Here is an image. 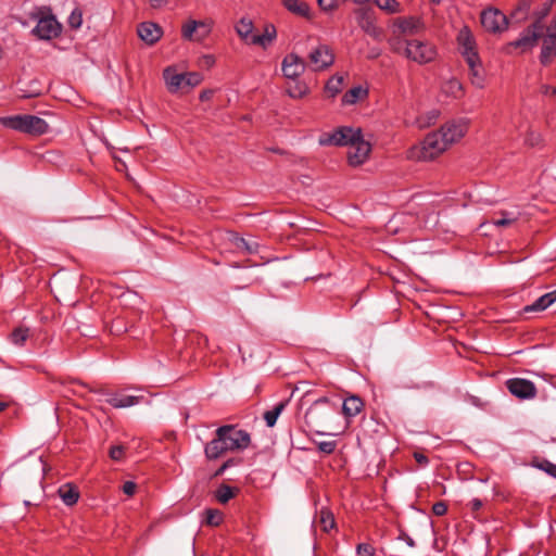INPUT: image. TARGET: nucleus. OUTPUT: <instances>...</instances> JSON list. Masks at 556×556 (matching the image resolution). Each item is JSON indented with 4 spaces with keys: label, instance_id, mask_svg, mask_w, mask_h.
Wrapping results in <instances>:
<instances>
[{
    "label": "nucleus",
    "instance_id": "f257e3e1",
    "mask_svg": "<svg viewBox=\"0 0 556 556\" xmlns=\"http://www.w3.org/2000/svg\"><path fill=\"white\" fill-rule=\"evenodd\" d=\"M0 124L20 132L31 136H41L48 132V123L38 116L30 114H18L0 117Z\"/></svg>",
    "mask_w": 556,
    "mask_h": 556
},
{
    "label": "nucleus",
    "instance_id": "f03ea898",
    "mask_svg": "<svg viewBox=\"0 0 556 556\" xmlns=\"http://www.w3.org/2000/svg\"><path fill=\"white\" fill-rule=\"evenodd\" d=\"M447 149L444 140L437 130L428 134L419 146L413 147L408 152V157L417 161H431Z\"/></svg>",
    "mask_w": 556,
    "mask_h": 556
},
{
    "label": "nucleus",
    "instance_id": "7ed1b4c3",
    "mask_svg": "<svg viewBox=\"0 0 556 556\" xmlns=\"http://www.w3.org/2000/svg\"><path fill=\"white\" fill-rule=\"evenodd\" d=\"M31 18L37 20V25L33 29V34L41 40H51L60 36L62 25L54 15L50 13V9L40 8L31 13Z\"/></svg>",
    "mask_w": 556,
    "mask_h": 556
},
{
    "label": "nucleus",
    "instance_id": "20e7f679",
    "mask_svg": "<svg viewBox=\"0 0 556 556\" xmlns=\"http://www.w3.org/2000/svg\"><path fill=\"white\" fill-rule=\"evenodd\" d=\"M404 45V54L407 59L418 63L426 64L433 61L437 56V50L433 45L428 41L418 39L399 41Z\"/></svg>",
    "mask_w": 556,
    "mask_h": 556
},
{
    "label": "nucleus",
    "instance_id": "39448f33",
    "mask_svg": "<svg viewBox=\"0 0 556 556\" xmlns=\"http://www.w3.org/2000/svg\"><path fill=\"white\" fill-rule=\"evenodd\" d=\"M336 60L333 49L324 42H318L316 46H313L307 55L306 63L307 67L312 72H323L328 70Z\"/></svg>",
    "mask_w": 556,
    "mask_h": 556
},
{
    "label": "nucleus",
    "instance_id": "423d86ee",
    "mask_svg": "<svg viewBox=\"0 0 556 556\" xmlns=\"http://www.w3.org/2000/svg\"><path fill=\"white\" fill-rule=\"evenodd\" d=\"M541 52L540 63L544 66L549 65L556 59V14L546 26L541 29Z\"/></svg>",
    "mask_w": 556,
    "mask_h": 556
},
{
    "label": "nucleus",
    "instance_id": "0eeeda50",
    "mask_svg": "<svg viewBox=\"0 0 556 556\" xmlns=\"http://www.w3.org/2000/svg\"><path fill=\"white\" fill-rule=\"evenodd\" d=\"M542 25L539 23H532L526 29L522 30L519 38L510 41L506 46V52L511 53L514 49H518L520 53L532 50L540 40Z\"/></svg>",
    "mask_w": 556,
    "mask_h": 556
},
{
    "label": "nucleus",
    "instance_id": "6e6552de",
    "mask_svg": "<svg viewBox=\"0 0 556 556\" xmlns=\"http://www.w3.org/2000/svg\"><path fill=\"white\" fill-rule=\"evenodd\" d=\"M359 135V128L342 126L332 131H325L318 138L321 147H346L354 136Z\"/></svg>",
    "mask_w": 556,
    "mask_h": 556
},
{
    "label": "nucleus",
    "instance_id": "1a4fd4ad",
    "mask_svg": "<svg viewBox=\"0 0 556 556\" xmlns=\"http://www.w3.org/2000/svg\"><path fill=\"white\" fill-rule=\"evenodd\" d=\"M334 413L336 408L330 401L327 397H320L305 413V421L309 427L320 426Z\"/></svg>",
    "mask_w": 556,
    "mask_h": 556
},
{
    "label": "nucleus",
    "instance_id": "9d476101",
    "mask_svg": "<svg viewBox=\"0 0 556 556\" xmlns=\"http://www.w3.org/2000/svg\"><path fill=\"white\" fill-rule=\"evenodd\" d=\"M348 149V162L351 166H359L364 164L371 152V144L364 140L362 130L359 129V135L354 136L353 140L349 142L346 146Z\"/></svg>",
    "mask_w": 556,
    "mask_h": 556
},
{
    "label": "nucleus",
    "instance_id": "9b49d317",
    "mask_svg": "<svg viewBox=\"0 0 556 556\" xmlns=\"http://www.w3.org/2000/svg\"><path fill=\"white\" fill-rule=\"evenodd\" d=\"M505 386L509 393L520 401L533 400L538 394L535 384L525 378L507 379Z\"/></svg>",
    "mask_w": 556,
    "mask_h": 556
},
{
    "label": "nucleus",
    "instance_id": "f8f14e48",
    "mask_svg": "<svg viewBox=\"0 0 556 556\" xmlns=\"http://www.w3.org/2000/svg\"><path fill=\"white\" fill-rule=\"evenodd\" d=\"M220 428H226L222 439L228 451H242L249 447L251 438L245 430L237 429L233 426H222Z\"/></svg>",
    "mask_w": 556,
    "mask_h": 556
},
{
    "label": "nucleus",
    "instance_id": "ddd939ff",
    "mask_svg": "<svg viewBox=\"0 0 556 556\" xmlns=\"http://www.w3.org/2000/svg\"><path fill=\"white\" fill-rule=\"evenodd\" d=\"M481 24L486 31L502 33L507 28L508 20L500 10L490 8L482 11Z\"/></svg>",
    "mask_w": 556,
    "mask_h": 556
},
{
    "label": "nucleus",
    "instance_id": "4468645a",
    "mask_svg": "<svg viewBox=\"0 0 556 556\" xmlns=\"http://www.w3.org/2000/svg\"><path fill=\"white\" fill-rule=\"evenodd\" d=\"M457 43L460 53L467 63L478 61L479 54L477 51L476 40L468 27H463L457 35Z\"/></svg>",
    "mask_w": 556,
    "mask_h": 556
},
{
    "label": "nucleus",
    "instance_id": "2eb2a0df",
    "mask_svg": "<svg viewBox=\"0 0 556 556\" xmlns=\"http://www.w3.org/2000/svg\"><path fill=\"white\" fill-rule=\"evenodd\" d=\"M467 129L468 127L465 122L452 121L441 126L438 132L444 140L446 147L450 148L453 143L457 142L465 136Z\"/></svg>",
    "mask_w": 556,
    "mask_h": 556
},
{
    "label": "nucleus",
    "instance_id": "dca6fc26",
    "mask_svg": "<svg viewBox=\"0 0 556 556\" xmlns=\"http://www.w3.org/2000/svg\"><path fill=\"white\" fill-rule=\"evenodd\" d=\"M307 67L306 61L295 53L287 54L281 63V71L286 78H299Z\"/></svg>",
    "mask_w": 556,
    "mask_h": 556
},
{
    "label": "nucleus",
    "instance_id": "f3484780",
    "mask_svg": "<svg viewBox=\"0 0 556 556\" xmlns=\"http://www.w3.org/2000/svg\"><path fill=\"white\" fill-rule=\"evenodd\" d=\"M210 33V27L202 21L190 20L182 25L181 35L187 40H202Z\"/></svg>",
    "mask_w": 556,
    "mask_h": 556
},
{
    "label": "nucleus",
    "instance_id": "a211bd4d",
    "mask_svg": "<svg viewBox=\"0 0 556 556\" xmlns=\"http://www.w3.org/2000/svg\"><path fill=\"white\" fill-rule=\"evenodd\" d=\"M137 33L140 39L149 46L156 43L163 35L161 26L153 22H143L139 24Z\"/></svg>",
    "mask_w": 556,
    "mask_h": 556
},
{
    "label": "nucleus",
    "instance_id": "6ab92c4d",
    "mask_svg": "<svg viewBox=\"0 0 556 556\" xmlns=\"http://www.w3.org/2000/svg\"><path fill=\"white\" fill-rule=\"evenodd\" d=\"M404 36L417 35L425 29V24L419 17H399L394 24Z\"/></svg>",
    "mask_w": 556,
    "mask_h": 556
},
{
    "label": "nucleus",
    "instance_id": "aec40b11",
    "mask_svg": "<svg viewBox=\"0 0 556 556\" xmlns=\"http://www.w3.org/2000/svg\"><path fill=\"white\" fill-rule=\"evenodd\" d=\"M163 78L170 93H176L185 88V73H178L174 66H168L163 71Z\"/></svg>",
    "mask_w": 556,
    "mask_h": 556
},
{
    "label": "nucleus",
    "instance_id": "412c9836",
    "mask_svg": "<svg viewBox=\"0 0 556 556\" xmlns=\"http://www.w3.org/2000/svg\"><path fill=\"white\" fill-rule=\"evenodd\" d=\"M225 431L226 428H218L216 430V438L211 440L205 445L204 453L207 459H217L219 456H222L225 452L228 451L225 445L226 443L222 439Z\"/></svg>",
    "mask_w": 556,
    "mask_h": 556
},
{
    "label": "nucleus",
    "instance_id": "4be33fe9",
    "mask_svg": "<svg viewBox=\"0 0 556 556\" xmlns=\"http://www.w3.org/2000/svg\"><path fill=\"white\" fill-rule=\"evenodd\" d=\"M359 27L372 37L379 36V29L374 21V12L370 9L361 8L355 11Z\"/></svg>",
    "mask_w": 556,
    "mask_h": 556
},
{
    "label": "nucleus",
    "instance_id": "5701e85b",
    "mask_svg": "<svg viewBox=\"0 0 556 556\" xmlns=\"http://www.w3.org/2000/svg\"><path fill=\"white\" fill-rule=\"evenodd\" d=\"M142 400L143 396L114 393L109 395L106 403L114 408H127L139 404Z\"/></svg>",
    "mask_w": 556,
    "mask_h": 556
},
{
    "label": "nucleus",
    "instance_id": "b1692460",
    "mask_svg": "<svg viewBox=\"0 0 556 556\" xmlns=\"http://www.w3.org/2000/svg\"><path fill=\"white\" fill-rule=\"evenodd\" d=\"M277 37V29L274 24H266L262 35H256L251 38L250 45L260 46L266 49L270 46Z\"/></svg>",
    "mask_w": 556,
    "mask_h": 556
},
{
    "label": "nucleus",
    "instance_id": "393cba45",
    "mask_svg": "<svg viewBox=\"0 0 556 556\" xmlns=\"http://www.w3.org/2000/svg\"><path fill=\"white\" fill-rule=\"evenodd\" d=\"M556 301V289L536 299L532 304L523 307V313L543 312Z\"/></svg>",
    "mask_w": 556,
    "mask_h": 556
},
{
    "label": "nucleus",
    "instance_id": "a878e982",
    "mask_svg": "<svg viewBox=\"0 0 556 556\" xmlns=\"http://www.w3.org/2000/svg\"><path fill=\"white\" fill-rule=\"evenodd\" d=\"M364 407V402L357 395H351L343 401L342 413L346 418L358 415Z\"/></svg>",
    "mask_w": 556,
    "mask_h": 556
},
{
    "label": "nucleus",
    "instance_id": "bb28decb",
    "mask_svg": "<svg viewBox=\"0 0 556 556\" xmlns=\"http://www.w3.org/2000/svg\"><path fill=\"white\" fill-rule=\"evenodd\" d=\"M58 494L62 502L67 506L75 505L79 498V491L73 483L62 484L58 490Z\"/></svg>",
    "mask_w": 556,
    "mask_h": 556
},
{
    "label": "nucleus",
    "instance_id": "cd10ccee",
    "mask_svg": "<svg viewBox=\"0 0 556 556\" xmlns=\"http://www.w3.org/2000/svg\"><path fill=\"white\" fill-rule=\"evenodd\" d=\"M283 5L291 13L305 18H312L311 8L303 0H283Z\"/></svg>",
    "mask_w": 556,
    "mask_h": 556
},
{
    "label": "nucleus",
    "instance_id": "c85d7f7f",
    "mask_svg": "<svg viewBox=\"0 0 556 556\" xmlns=\"http://www.w3.org/2000/svg\"><path fill=\"white\" fill-rule=\"evenodd\" d=\"M367 96L368 90L366 88H363L362 86H355L343 94L341 102L342 105H352L363 99H366Z\"/></svg>",
    "mask_w": 556,
    "mask_h": 556
},
{
    "label": "nucleus",
    "instance_id": "c756f323",
    "mask_svg": "<svg viewBox=\"0 0 556 556\" xmlns=\"http://www.w3.org/2000/svg\"><path fill=\"white\" fill-rule=\"evenodd\" d=\"M315 522L320 527V529L324 532H329L336 526L333 514L328 508L325 507H323L318 511Z\"/></svg>",
    "mask_w": 556,
    "mask_h": 556
},
{
    "label": "nucleus",
    "instance_id": "7c9ffc66",
    "mask_svg": "<svg viewBox=\"0 0 556 556\" xmlns=\"http://www.w3.org/2000/svg\"><path fill=\"white\" fill-rule=\"evenodd\" d=\"M254 25L250 18L242 17L236 25L238 36L250 45V40L255 35L253 34Z\"/></svg>",
    "mask_w": 556,
    "mask_h": 556
},
{
    "label": "nucleus",
    "instance_id": "2f4dec72",
    "mask_svg": "<svg viewBox=\"0 0 556 556\" xmlns=\"http://www.w3.org/2000/svg\"><path fill=\"white\" fill-rule=\"evenodd\" d=\"M469 71H470V80L471 84L478 88L484 87V74L482 71V65L480 58H478V61H475L472 64L467 63Z\"/></svg>",
    "mask_w": 556,
    "mask_h": 556
},
{
    "label": "nucleus",
    "instance_id": "473e14b6",
    "mask_svg": "<svg viewBox=\"0 0 556 556\" xmlns=\"http://www.w3.org/2000/svg\"><path fill=\"white\" fill-rule=\"evenodd\" d=\"M344 84V77L342 75L336 74L330 77L325 85V92L330 98H334L342 91Z\"/></svg>",
    "mask_w": 556,
    "mask_h": 556
},
{
    "label": "nucleus",
    "instance_id": "72a5a7b5",
    "mask_svg": "<svg viewBox=\"0 0 556 556\" xmlns=\"http://www.w3.org/2000/svg\"><path fill=\"white\" fill-rule=\"evenodd\" d=\"M442 91L455 99L464 96L463 86L457 79H450L445 81L442 86Z\"/></svg>",
    "mask_w": 556,
    "mask_h": 556
},
{
    "label": "nucleus",
    "instance_id": "f704fd0d",
    "mask_svg": "<svg viewBox=\"0 0 556 556\" xmlns=\"http://www.w3.org/2000/svg\"><path fill=\"white\" fill-rule=\"evenodd\" d=\"M375 4L388 14L402 12V5L397 0H374Z\"/></svg>",
    "mask_w": 556,
    "mask_h": 556
},
{
    "label": "nucleus",
    "instance_id": "c9c22d12",
    "mask_svg": "<svg viewBox=\"0 0 556 556\" xmlns=\"http://www.w3.org/2000/svg\"><path fill=\"white\" fill-rule=\"evenodd\" d=\"M238 490L227 484H222L215 492V497L220 504H226L231 500Z\"/></svg>",
    "mask_w": 556,
    "mask_h": 556
},
{
    "label": "nucleus",
    "instance_id": "e433bc0d",
    "mask_svg": "<svg viewBox=\"0 0 556 556\" xmlns=\"http://www.w3.org/2000/svg\"><path fill=\"white\" fill-rule=\"evenodd\" d=\"M285 403H278L273 409L266 410L264 413V420L267 427L271 428L276 425L279 415L285 409Z\"/></svg>",
    "mask_w": 556,
    "mask_h": 556
},
{
    "label": "nucleus",
    "instance_id": "4c0bfd02",
    "mask_svg": "<svg viewBox=\"0 0 556 556\" xmlns=\"http://www.w3.org/2000/svg\"><path fill=\"white\" fill-rule=\"evenodd\" d=\"M553 3L554 0H545L544 2H542L540 8H538L533 12V15L535 17V21L533 23H539L540 25H543L542 22L551 13Z\"/></svg>",
    "mask_w": 556,
    "mask_h": 556
},
{
    "label": "nucleus",
    "instance_id": "58836bf2",
    "mask_svg": "<svg viewBox=\"0 0 556 556\" xmlns=\"http://www.w3.org/2000/svg\"><path fill=\"white\" fill-rule=\"evenodd\" d=\"M532 0H519L511 15L517 20H523L527 17Z\"/></svg>",
    "mask_w": 556,
    "mask_h": 556
},
{
    "label": "nucleus",
    "instance_id": "ea45409f",
    "mask_svg": "<svg viewBox=\"0 0 556 556\" xmlns=\"http://www.w3.org/2000/svg\"><path fill=\"white\" fill-rule=\"evenodd\" d=\"M28 336H29L28 328L18 327V328H16V329H14L12 331V333H11V341L15 345H24V343L26 342Z\"/></svg>",
    "mask_w": 556,
    "mask_h": 556
},
{
    "label": "nucleus",
    "instance_id": "a19ab883",
    "mask_svg": "<svg viewBox=\"0 0 556 556\" xmlns=\"http://www.w3.org/2000/svg\"><path fill=\"white\" fill-rule=\"evenodd\" d=\"M235 245L237 249L244 251L248 254L255 253L257 251V244L256 243H249L243 238H236Z\"/></svg>",
    "mask_w": 556,
    "mask_h": 556
},
{
    "label": "nucleus",
    "instance_id": "79ce46f5",
    "mask_svg": "<svg viewBox=\"0 0 556 556\" xmlns=\"http://www.w3.org/2000/svg\"><path fill=\"white\" fill-rule=\"evenodd\" d=\"M439 111L438 110H431L428 112L425 116H420L418 118V124L420 127H427L433 124L438 117H439Z\"/></svg>",
    "mask_w": 556,
    "mask_h": 556
},
{
    "label": "nucleus",
    "instance_id": "37998d69",
    "mask_svg": "<svg viewBox=\"0 0 556 556\" xmlns=\"http://www.w3.org/2000/svg\"><path fill=\"white\" fill-rule=\"evenodd\" d=\"M308 88L305 84H296L293 88L288 89V94L293 99H300L307 94Z\"/></svg>",
    "mask_w": 556,
    "mask_h": 556
},
{
    "label": "nucleus",
    "instance_id": "c03bdc74",
    "mask_svg": "<svg viewBox=\"0 0 556 556\" xmlns=\"http://www.w3.org/2000/svg\"><path fill=\"white\" fill-rule=\"evenodd\" d=\"M202 81V75L197 72L185 73V87H195Z\"/></svg>",
    "mask_w": 556,
    "mask_h": 556
},
{
    "label": "nucleus",
    "instance_id": "a18cd8bd",
    "mask_svg": "<svg viewBox=\"0 0 556 556\" xmlns=\"http://www.w3.org/2000/svg\"><path fill=\"white\" fill-rule=\"evenodd\" d=\"M223 520V515L219 510L208 509L206 510V522L211 526H218Z\"/></svg>",
    "mask_w": 556,
    "mask_h": 556
},
{
    "label": "nucleus",
    "instance_id": "49530a36",
    "mask_svg": "<svg viewBox=\"0 0 556 556\" xmlns=\"http://www.w3.org/2000/svg\"><path fill=\"white\" fill-rule=\"evenodd\" d=\"M81 23H83V14H81V11L78 10V9H75L70 17H68V25L74 28V29H77L81 26Z\"/></svg>",
    "mask_w": 556,
    "mask_h": 556
},
{
    "label": "nucleus",
    "instance_id": "de8ad7c7",
    "mask_svg": "<svg viewBox=\"0 0 556 556\" xmlns=\"http://www.w3.org/2000/svg\"><path fill=\"white\" fill-rule=\"evenodd\" d=\"M525 142L530 147H536L542 142V137L539 132L529 130L526 135Z\"/></svg>",
    "mask_w": 556,
    "mask_h": 556
},
{
    "label": "nucleus",
    "instance_id": "09e8293b",
    "mask_svg": "<svg viewBox=\"0 0 556 556\" xmlns=\"http://www.w3.org/2000/svg\"><path fill=\"white\" fill-rule=\"evenodd\" d=\"M318 451L324 454H332L336 451L337 442L336 441H321L317 443Z\"/></svg>",
    "mask_w": 556,
    "mask_h": 556
},
{
    "label": "nucleus",
    "instance_id": "8fccbe9b",
    "mask_svg": "<svg viewBox=\"0 0 556 556\" xmlns=\"http://www.w3.org/2000/svg\"><path fill=\"white\" fill-rule=\"evenodd\" d=\"M356 552L361 556H375L376 549L371 544L361 543L356 547Z\"/></svg>",
    "mask_w": 556,
    "mask_h": 556
},
{
    "label": "nucleus",
    "instance_id": "3c124183",
    "mask_svg": "<svg viewBox=\"0 0 556 556\" xmlns=\"http://www.w3.org/2000/svg\"><path fill=\"white\" fill-rule=\"evenodd\" d=\"M109 455L113 460H122L125 455V447L123 445H113L110 448Z\"/></svg>",
    "mask_w": 556,
    "mask_h": 556
},
{
    "label": "nucleus",
    "instance_id": "603ef678",
    "mask_svg": "<svg viewBox=\"0 0 556 556\" xmlns=\"http://www.w3.org/2000/svg\"><path fill=\"white\" fill-rule=\"evenodd\" d=\"M467 506L470 508L472 517L478 518V511L483 507V502L480 498H473Z\"/></svg>",
    "mask_w": 556,
    "mask_h": 556
},
{
    "label": "nucleus",
    "instance_id": "864d4df0",
    "mask_svg": "<svg viewBox=\"0 0 556 556\" xmlns=\"http://www.w3.org/2000/svg\"><path fill=\"white\" fill-rule=\"evenodd\" d=\"M318 5L324 11H332L339 5V0H318Z\"/></svg>",
    "mask_w": 556,
    "mask_h": 556
},
{
    "label": "nucleus",
    "instance_id": "5fc2aeb1",
    "mask_svg": "<svg viewBox=\"0 0 556 556\" xmlns=\"http://www.w3.org/2000/svg\"><path fill=\"white\" fill-rule=\"evenodd\" d=\"M447 511V505L445 502L440 501L432 505V513L435 516H444Z\"/></svg>",
    "mask_w": 556,
    "mask_h": 556
},
{
    "label": "nucleus",
    "instance_id": "6e6d98bb",
    "mask_svg": "<svg viewBox=\"0 0 556 556\" xmlns=\"http://www.w3.org/2000/svg\"><path fill=\"white\" fill-rule=\"evenodd\" d=\"M540 468L542 470H544L545 472H547L549 476L556 478V465L548 462V460H544L541 465H540Z\"/></svg>",
    "mask_w": 556,
    "mask_h": 556
},
{
    "label": "nucleus",
    "instance_id": "4d7b16f0",
    "mask_svg": "<svg viewBox=\"0 0 556 556\" xmlns=\"http://www.w3.org/2000/svg\"><path fill=\"white\" fill-rule=\"evenodd\" d=\"M137 485L132 481H126L123 484V492L129 496L134 495L136 492Z\"/></svg>",
    "mask_w": 556,
    "mask_h": 556
},
{
    "label": "nucleus",
    "instance_id": "13d9d810",
    "mask_svg": "<svg viewBox=\"0 0 556 556\" xmlns=\"http://www.w3.org/2000/svg\"><path fill=\"white\" fill-rule=\"evenodd\" d=\"M514 222L513 218L502 217V218H492V224L496 227L508 226Z\"/></svg>",
    "mask_w": 556,
    "mask_h": 556
},
{
    "label": "nucleus",
    "instance_id": "bf43d9fd",
    "mask_svg": "<svg viewBox=\"0 0 556 556\" xmlns=\"http://www.w3.org/2000/svg\"><path fill=\"white\" fill-rule=\"evenodd\" d=\"M399 540L404 541L409 547H414L416 545L414 539L404 531L400 532Z\"/></svg>",
    "mask_w": 556,
    "mask_h": 556
},
{
    "label": "nucleus",
    "instance_id": "052dcab7",
    "mask_svg": "<svg viewBox=\"0 0 556 556\" xmlns=\"http://www.w3.org/2000/svg\"><path fill=\"white\" fill-rule=\"evenodd\" d=\"M414 458L418 464L424 465V466L428 465V463H429L428 457L418 452L414 453Z\"/></svg>",
    "mask_w": 556,
    "mask_h": 556
},
{
    "label": "nucleus",
    "instance_id": "680f3d73",
    "mask_svg": "<svg viewBox=\"0 0 556 556\" xmlns=\"http://www.w3.org/2000/svg\"><path fill=\"white\" fill-rule=\"evenodd\" d=\"M213 92L211 90H204L200 93V100L205 101L212 97Z\"/></svg>",
    "mask_w": 556,
    "mask_h": 556
},
{
    "label": "nucleus",
    "instance_id": "e2e57ef3",
    "mask_svg": "<svg viewBox=\"0 0 556 556\" xmlns=\"http://www.w3.org/2000/svg\"><path fill=\"white\" fill-rule=\"evenodd\" d=\"M231 462L230 460H227L225 462L220 468L216 471L215 476H219L222 475L229 466H230Z\"/></svg>",
    "mask_w": 556,
    "mask_h": 556
},
{
    "label": "nucleus",
    "instance_id": "0e129e2a",
    "mask_svg": "<svg viewBox=\"0 0 556 556\" xmlns=\"http://www.w3.org/2000/svg\"><path fill=\"white\" fill-rule=\"evenodd\" d=\"M153 8H161L166 4V0H149Z\"/></svg>",
    "mask_w": 556,
    "mask_h": 556
},
{
    "label": "nucleus",
    "instance_id": "69168bd1",
    "mask_svg": "<svg viewBox=\"0 0 556 556\" xmlns=\"http://www.w3.org/2000/svg\"><path fill=\"white\" fill-rule=\"evenodd\" d=\"M552 88H553V86H543V93L552 94Z\"/></svg>",
    "mask_w": 556,
    "mask_h": 556
},
{
    "label": "nucleus",
    "instance_id": "338daca9",
    "mask_svg": "<svg viewBox=\"0 0 556 556\" xmlns=\"http://www.w3.org/2000/svg\"><path fill=\"white\" fill-rule=\"evenodd\" d=\"M8 406L9 404L7 402H0V412H3Z\"/></svg>",
    "mask_w": 556,
    "mask_h": 556
},
{
    "label": "nucleus",
    "instance_id": "774afa93",
    "mask_svg": "<svg viewBox=\"0 0 556 556\" xmlns=\"http://www.w3.org/2000/svg\"><path fill=\"white\" fill-rule=\"evenodd\" d=\"M552 96H556V86L552 88Z\"/></svg>",
    "mask_w": 556,
    "mask_h": 556
}]
</instances>
